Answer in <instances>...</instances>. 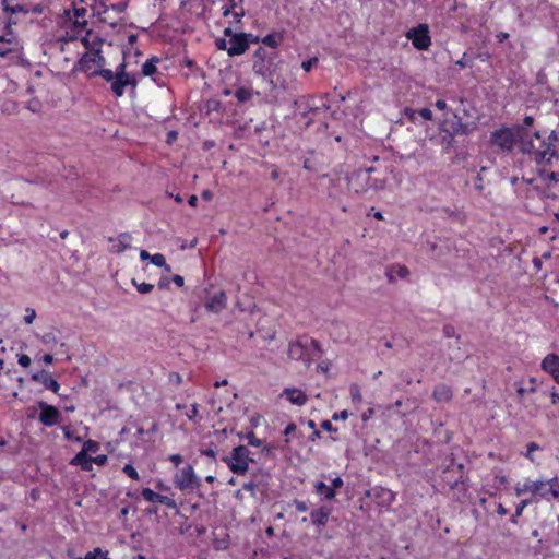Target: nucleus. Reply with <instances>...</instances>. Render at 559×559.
<instances>
[{"instance_id": "f257e3e1", "label": "nucleus", "mask_w": 559, "mask_h": 559, "mask_svg": "<svg viewBox=\"0 0 559 559\" xmlns=\"http://www.w3.org/2000/svg\"><path fill=\"white\" fill-rule=\"evenodd\" d=\"M519 138L520 151L538 167L534 178L522 181L543 199H555L558 192L559 173L545 169L559 160V130H552L546 138L539 131L530 133L519 128L518 134L511 128L502 127L491 132L490 144L502 152H511Z\"/></svg>"}, {"instance_id": "f03ea898", "label": "nucleus", "mask_w": 559, "mask_h": 559, "mask_svg": "<svg viewBox=\"0 0 559 559\" xmlns=\"http://www.w3.org/2000/svg\"><path fill=\"white\" fill-rule=\"evenodd\" d=\"M87 9L74 8L63 9L58 15L59 26L66 31V36L69 40L78 39L87 27Z\"/></svg>"}, {"instance_id": "7ed1b4c3", "label": "nucleus", "mask_w": 559, "mask_h": 559, "mask_svg": "<svg viewBox=\"0 0 559 559\" xmlns=\"http://www.w3.org/2000/svg\"><path fill=\"white\" fill-rule=\"evenodd\" d=\"M81 41L88 51L81 57L78 62V68L80 71L93 76L92 72L95 70H104L103 67L106 63L100 49L103 40L96 37L93 41H90L88 37L85 36Z\"/></svg>"}, {"instance_id": "20e7f679", "label": "nucleus", "mask_w": 559, "mask_h": 559, "mask_svg": "<svg viewBox=\"0 0 559 559\" xmlns=\"http://www.w3.org/2000/svg\"><path fill=\"white\" fill-rule=\"evenodd\" d=\"M92 75H98L106 82H109L110 91L117 98H120L126 94L127 87H130V92L132 94L135 93L138 87V80L135 75L112 76V70L110 69L95 70L92 72Z\"/></svg>"}, {"instance_id": "39448f33", "label": "nucleus", "mask_w": 559, "mask_h": 559, "mask_svg": "<svg viewBox=\"0 0 559 559\" xmlns=\"http://www.w3.org/2000/svg\"><path fill=\"white\" fill-rule=\"evenodd\" d=\"M223 461L227 464L228 468L236 475L243 476L248 473L249 464L254 462L250 456V451L246 445L235 447L229 456L224 457Z\"/></svg>"}, {"instance_id": "423d86ee", "label": "nucleus", "mask_w": 559, "mask_h": 559, "mask_svg": "<svg viewBox=\"0 0 559 559\" xmlns=\"http://www.w3.org/2000/svg\"><path fill=\"white\" fill-rule=\"evenodd\" d=\"M311 347L318 349L319 343L313 338L296 340L288 345V357L293 360L302 361L307 367L312 361Z\"/></svg>"}, {"instance_id": "0eeeda50", "label": "nucleus", "mask_w": 559, "mask_h": 559, "mask_svg": "<svg viewBox=\"0 0 559 559\" xmlns=\"http://www.w3.org/2000/svg\"><path fill=\"white\" fill-rule=\"evenodd\" d=\"M175 488L180 491H193L199 489L202 485L201 479L197 476L194 468L191 464H187L173 477Z\"/></svg>"}, {"instance_id": "6e6552de", "label": "nucleus", "mask_w": 559, "mask_h": 559, "mask_svg": "<svg viewBox=\"0 0 559 559\" xmlns=\"http://www.w3.org/2000/svg\"><path fill=\"white\" fill-rule=\"evenodd\" d=\"M277 53H269L265 48L259 47L252 58V70L257 75L262 78H272L274 70L272 69V60Z\"/></svg>"}, {"instance_id": "1a4fd4ad", "label": "nucleus", "mask_w": 559, "mask_h": 559, "mask_svg": "<svg viewBox=\"0 0 559 559\" xmlns=\"http://www.w3.org/2000/svg\"><path fill=\"white\" fill-rule=\"evenodd\" d=\"M405 36L412 41L413 46L417 50L426 51L431 46L430 31L426 23H420L417 26L409 28Z\"/></svg>"}, {"instance_id": "9d476101", "label": "nucleus", "mask_w": 559, "mask_h": 559, "mask_svg": "<svg viewBox=\"0 0 559 559\" xmlns=\"http://www.w3.org/2000/svg\"><path fill=\"white\" fill-rule=\"evenodd\" d=\"M224 35L229 37L227 49V55L229 57L241 56L248 50L245 37L241 33H235L230 27H226L224 29Z\"/></svg>"}, {"instance_id": "9b49d317", "label": "nucleus", "mask_w": 559, "mask_h": 559, "mask_svg": "<svg viewBox=\"0 0 559 559\" xmlns=\"http://www.w3.org/2000/svg\"><path fill=\"white\" fill-rule=\"evenodd\" d=\"M37 406L40 408L39 421L46 427H52L57 425L61 419L60 411L44 401H39Z\"/></svg>"}, {"instance_id": "f8f14e48", "label": "nucleus", "mask_w": 559, "mask_h": 559, "mask_svg": "<svg viewBox=\"0 0 559 559\" xmlns=\"http://www.w3.org/2000/svg\"><path fill=\"white\" fill-rule=\"evenodd\" d=\"M141 496L147 502L159 503L171 510L178 509L177 502L173 497L160 495L151 488H143L141 490Z\"/></svg>"}, {"instance_id": "ddd939ff", "label": "nucleus", "mask_w": 559, "mask_h": 559, "mask_svg": "<svg viewBox=\"0 0 559 559\" xmlns=\"http://www.w3.org/2000/svg\"><path fill=\"white\" fill-rule=\"evenodd\" d=\"M540 368L550 374L556 382L559 381V355L554 353L546 355L540 362Z\"/></svg>"}, {"instance_id": "4468645a", "label": "nucleus", "mask_w": 559, "mask_h": 559, "mask_svg": "<svg viewBox=\"0 0 559 559\" xmlns=\"http://www.w3.org/2000/svg\"><path fill=\"white\" fill-rule=\"evenodd\" d=\"M227 295L224 290L214 293L209 300L204 304L207 311L218 313L226 308Z\"/></svg>"}, {"instance_id": "2eb2a0df", "label": "nucleus", "mask_w": 559, "mask_h": 559, "mask_svg": "<svg viewBox=\"0 0 559 559\" xmlns=\"http://www.w3.org/2000/svg\"><path fill=\"white\" fill-rule=\"evenodd\" d=\"M368 495L372 496L381 507H390L395 501V493L383 487H374Z\"/></svg>"}, {"instance_id": "dca6fc26", "label": "nucleus", "mask_w": 559, "mask_h": 559, "mask_svg": "<svg viewBox=\"0 0 559 559\" xmlns=\"http://www.w3.org/2000/svg\"><path fill=\"white\" fill-rule=\"evenodd\" d=\"M281 396L285 397L292 404L297 406H302L308 401L307 394L302 390L297 388H285Z\"/></svg>"}, {"instance_id": "f3484780", "label": "nucleus", "mask_w": 559, "mask_h": 559, "mask_svg": "<svg viewBox=\"0 0 559 559\" xmlns=\"http://www.w3.org/2000/svg\"><path fill=\"white\" fill-rule=\"evenodd\" d=\"M109 241L112 242L110 252L122 253L131 247L132 236L129 233H121L117 238L110 237Z\"/></svg>"}, {"instance_id": "a211bd4d", "label": "nucleus", "mask_w": 559, "mask_h": 559, "mask_svg": "<svg viewBox=\"0 0 559 559\" xmlns=\"http://www.w3.org/2000/svg\"><path fill=\"white\" fill-rule=\"evenodd\" d=\"M19 51V43L15 37L10 34V37L0 36V57L9 58L12 53Z\"/></svg>"}, {"instance_id": "6ab92c4d", "label": "nucleus", "mask_w": 559, "mask_h": 559, "mask_svg": "<svg viewBox=\"0 0 559 559\" xmlns=\"http://www.w3.org/2000/svg\"><path fill=\"white\" fill-rule=\"evenodd\" d=\"M32 380L36 382H40L44 386L53 393L58 394L60 390V384L57 380H55L49 372L43 370L41 372L34 373L32 376Z\"/></svg>"}, {"instance_id": "aec40b11", "label": "nucleus", "mask_w": 559, "mask_h": 559, "mask_svg": "<svg viewBox=\"0 0 559 559\" xmlns=\"http://www.w3.org/2000/svg\"><path fill=\"white\" fill-rule=\"evenodd\" d=\"M548 484L545 480L537 479L532 483V501L549 500Z\"/></svg>"}, {"instance_id": "412c9836", "label": "nucleus", "mask_w": 559, "mask_h": 559, "mask_svg": "<svg viewBox=\"0 0 559 559\" xmlns=\"http://www.w3.org/2000/svg\"><path fill=\"white\" fill-rule=\"evenodd\" d=\"M452 397H453V391H452L451 386L443 384V383L435 386L433 392H432V399L437 403H448L452 400Z\"/></svg>"}, {"instance_id": "4be33fe9", "label": "nucleus", "mask_w": 559, "mask_h": 559, "mask_svg": "<svg viewBox=\"0 0 559 559\" xmlns=\"http://www.w3.org/2000/svg\"><path fill=\"white\" fill-rule=\"evenodd\" d=\"M331 514V509L328 507H320L316 510H312L310 513V519L313 525L316 526H325Z\"/></svg>"}, {"instance_id": "5701e85b", "label": "nucleus", "mask_w": 559, "mask_h": 559, "mask_svg": "<svg viewBox=\"0 0 559 559\" xmlns=\"http://www.w3.org/2000/svg\"><path fill=\"white\" fill-rule=\"evenodd\" d=\"M71 465L80 466L84 472H91L93 469L92 456L80 451L71 461Z\"/></svg>"}, {"instance_id": "b1692460", "label": "nucleus", "mask_w": 559, "mask_h": 559, "mask_svg": "<svg viewBox=\"0 0 559 559\" xmlns=\"http://www.w3.org/2000/svg\"><path fill=\"white\" fill-rule=\"evenodd\" d=\"M408 274H409V271H408L407 266L402 265V264H392L391 266L388 267V271H386V276H388L389 282H393L395 280V276H397L400 278H405L408 276Z\"/></svg>"}, {"instance_id": "393cba45", "label": "nucleus", "mask_w": 559, "mask_h": 559, "mask_svg": "<svg viewBox=\"0 0 559 559\" xmlns=\"http://www.w3.org/2000/svg\"><path fill=\"white\" fill-rule=\"evenodd\" d=\"M283 39H284V36L282 33L273 32V33L265 35L264 37H261V43L269 48L277 49V47L281 45Z\"/></svg>"}, {"instance_id": "a878e982", "label": "nucleus", "mask_w": 559, "mask_h": 559, "mask_svg": "<svg viewBox=\"0 0 559 559\" xmlns=\"http://www.w3.org/2000/svg\"><path fill=\"white\" fill-rule=\"evenodd\" d=\"M3 11L16 14V13H27L28 10L21 4L20 0H2Z\"/></svg>"}, {"instance_id": "bb28decb", "label": "nucleus", "mask_w": 559, "mask_h": 559, "mask_svg": "<svg viewBox=\"0 0 559 559\" xmlns=\"http://www.w3.org/2000/svg\"><path fill=\"white\" fill-rule=\"evenodd\" d=\"M314 491L316 493L323 496L326 500H333L336 497V491L323 481L314 484Z\"/></svg>"}, {"instance_id": "cd10ccee", "label": "nucleus", "mask_w": 559, "mask_h": 559, "mask_svg": "<svg viewBox=\"0 0 559 559\" xmlns=\"http://www.w3.org/2000/svg\"><path fill=\"white\" fill-rule=\"evenodd\" d=\"M228 1V4L227 5H224L222 8L223 10V15L224 16H228L231 11H234V15L238 19H241L243 15H245V12H243V9L240 8V11H236V8L238 7L239 3H241L243 0H227Z\"/></svg>"}, {"instance_id": "c85d7f7f", "label": "nucleus", "mask_w": 559, "mask_h": 559, "mask_svg": "<svg viewBox=\"0 0 559 559\" xmlns=\"http://www.w3.org/2000/svg\"><path fill=\"white\" fill-rule=\"evenodd\" d=\"M157 62H159V58L157 57H152L150 59H147L143 66H142V74L144 76H153L154 74L157 73Z\"/></svg>"}, {"instance_id": "c756f323", "label": "nucleus", "mask_w": 559, "mask_h": 559, "mask_svg": "<svg viewBox=\"0 0 559 559\" xmlns=\"http://www.w3.org/2000/svg\"><path fill=\"white\" fill-rule=\"evenodd\" d=\"M253 96V90L250 87L240 86L235 91V97L239 103H246Z\"/></svg>"}, {"instance_id": "7c9ffc66", "label": "nucleus", "mask_w": 559, "mask_h": 559, "mask_svg": "<svg viewBox=\"0 0 559 559\" xmlns=\"http://www.w3.org/2000/svg\"><path fill=\"white\" fill-rule=\"evenodd\" d=\"M532 483L530 478H526L522 484L518 483L514 487V492L518 497L523 496L527 492L532 495Z\"/></svg>"}, {"instance_id": "2f4dec72", "label": "nucleus", "mask_w": 559, "mask_h": 559, "mask_svg": "<svg viewBox=\"0 0 559 559\" xmlns=\"http://www.w3.org/2000/svg\"><path fill=\"white\" fill-rule=\"evenodd\" d=\"M532 502V500H528V499H523L521 500L516 507H515V511L514 513L512 514L510 521L511 523L513 524H518V519L523 514V511L524 509Z\"/></svg>"}, {"instance_id": "473e14b6", "label": "nucleus", "mask_w": 559, "mask_h": 559, "mask_svg": "<svg viewBox=\"0 0 559 559\" xmlns=\"http://www.w3.org/2000/svg\"><path fill=\"white\" fill-rule=\"evenodd\" d=\"M199 408L200 405L198 403H193L186 413L188 419L193 421L194 424H199L202 420V417L199 414Z\"/></svg>"}, {"instance_id": "72a5a7b5", "label": "nucleus", "mask_w": 559, "mask_h": 559, "mask_svg": "<svg viewBox=\"0 0 559 559\" xmlns=\"http://www.w3.org/2000/svg\"><path fill=\"white\" fill-rule=\"evenodd\" d=\"M99 450V443L95 440L88 439L83 443L82 452L88 454V453H96Z\"/></svg>"}, {"instance_id": "f704fd0d", "label": "nucleus", "mask_w": 559, "mask_h": 559, "mask_svg": "<svg viewBox=\"0 0 559 559\" xmlns=\"http://www.w3.org/2000/svg\"><path fill=\"white\" fill-rule=\"evenodd\" d=\"M350 400L353 404H359L362 401V395L358 384H352L349 388Z\"/></svg>"}, {"instance_id": "c9c22d12", "label": "nucleus", "mask_w": 559, "mask_h": 559, "mask_svg": "<svg viewBox=\"0 0 559 559\" xmlns=\"http://www.w3.org/2000/svg\"><path fill=\"white\" fill-rule=\"evenodd\" d=\"M540 450V445L536 442H530L526 445V452L524 453V456L531 461L532 463L535 462L534 452Z\"/></svg>"}, {"instance_id": "e433bc0d", "label": "nucleus", "mask_w": 559, "mask_h": 559, "mask_svg": "<svg viewBox=\"0 0 559 559\" xmlns=\"http://www.w3.org/2000/svg\"><path fill=\"white\" fill-rule=\"evenodd\" d=\"M530 382L532 383V385L530 388L519 386L516 389V393H518L520 400L523 399L525 396V394L534 393L536 391V386H535L536 379L531 378Z\"/></svg>"}, {"instance_id": "4c0bfd02", "label": "nucleus", "mask_w": 559, "mask_h": 559, "mask_svg": "<svg viewBox=\"0 0 559 559\" xmlns=\"http://www.w3.org/2000/svg\"><path fill=\"white\" fill-rule=\"evenodd\" d=\"M152 264L166 267L168 271L170 270L169 265L166 263V259L162 253H155L151 257Z\"/></svg>"}, {"instance_id": "58836bf2", "label": "nucleus", "mask_w": 559, "mask_h": 559, "mask_svg": "<svg viewBox=\"0 0 559 559\" xmlns=\"http://www.w3.org/2000/svg\"><path fill=\"white\" fill-rule=\"evenodd\" d=\"M245 438L247 439L249 445H252L255 448L263 445V440L257 438L255 433L252 430L247 432Z\"/></svg>"}, {"instance_id": "ea45409f", "label": "nucleus", "mask_w": 559, "mask_h": 559, "mask_svg": "<svg viewBox=\"0 0 559 559\" xmlns=\"http://www.w3.org/2000/svg\"><path fill=\"white\" fill-rule=\"evenodd\" d=\"M132 284L136 287V290L140 293V294H147V293H151L154 288V286L152 284H148V283H138L136 280H132Z\"/></svg>"}, {"instance_id": "a19ab883", "label": "nucleus", "mask_w": 559, "mask_h": 559, "mask_svg": "<svg viewBox=\"0 0 559 559\" xmlns=\"http://www.w3.org/2000/svg\"><path fill=\"white\" fill-rule=\"evenodd\" d=\"M122 472L129 476L131 479L133 480H139L140 479V475L138 473V471L135 469V467L131 464H126L122 468Z\"/></svg>"}, {"instance_id": "79ce46f5", "label": "nucleus", "mask_w": 559, "mask_h": 559, "mask_svg": "<svg viewBox=\"0 0 559 559\" xmlns=\"http://www.w3.org/2000/svg\"><path fill=\"white\" fill-rule=\"evenodd\" d=\"M241 35L245 37L246 46L249 49L250 44H258L261 43V37L252 34V33H243L241 32Z\"/></svg>"}, {"instance_id": "37998d69", "label": "nucleus", "mask_w": 559, "mask_h": 559, "mask_svg": "<svg viewBox=\"0 0 559 559\" xmlns=\"http://www.w3.org/2000/svg\"><path fill=\"white\" fill-rule=\"evenodd\" d=\"M119 75H134L133 73L127 72V63L124 60L116 67L115 71H112V76Z\"/></svg>"}, {"instance_id": "c03bdc74", "label": "nucleus", "mask_w": 559, "mask_h": 559, "mask_svg": "<svg viewBox=\"0 0 559 559\" xmlns=\"http://www.w3.org/2000/svg\"><path fill=\"white\" fill-rule=\"evenodd\" d=\"M319 62V59L317 57H312L306 61H302L301 62V68L306 71V72H309L312 70L313 67H316Z\"/></svg>"}, {"instance_id": "a18cd8bd", "label": "nucleus", "mask_w": 559, "mask_h": 559, "mask_svg": "<svg viewBox=\"0 0 559 559\" xmlns=\"http://www.w3.org/2000/svg\"><path fill=\"white\" fill-rule=\"evenodd\" d=\"M258 485L253 480L247 481L242 485V490L250 492L251 496L255 495Z\"/></svg>"}, {"instance_id": "49530a36", "label": "nucleus", "mask_w": 559, "mask_h": 559, "mask_svg": "<svg viewBox=\"0 0 559 559\" xmlns=\"http://www.w3.org/2000/svg\"><path fill=\"white\" fill-rule=\"evenodd\" d=\"M25 311H26V314L24 317V321L26 324H32L36 318V312L33 308H26Z\"/></svg>"}, {"instance_id": "de8ad7c7", "label": "nucleus", "mask_w": 559, "mask_h": 559, "mask_svg": "<svg viewBox=\"0 0 559 559\" xmlns=\"http://www.w3.org/2000/svg\"><path fill=\"white\" fill-rule=\"evenodd\" d=\"M17 362L22 367L26 368V367H28L31 365L32 359H31V357L28 355L22 354V355H19Z\"/></svg>"}, {"instance_id": "09e8293b", "label": "nucleus", "mask_w": 559, "mask_h": 559, "mask_svg": "<svg viewBox=\"0 0 559 559\" xmlns=\"http://www.w3.org/2000/svg\"><path fill=\"white\" fill-rule=\"evenodd\" d=\"M168 461L171 462L175 467H178L183 462V457L180 454H170Z\"/></svg>"}, {"instance_id": "8fccbe9b", "label": "nucleus", "mask_w": 559, "mask_h": 559, "mask_svg": "<svg viewBox=\"0 0 559 559\" xmlns=\"http://www.w3.org/2000/svg\"><path fill=\"white\" fill-rule=\"evenodd\" d=\"M215 46L218 50H225L227 52L228 40H226V38H217L215 40Z\"/></svg>"}, {"instance_id": "3c124183", "label": "nucleus", "mask_w": 559, "mask_h": 559, "mask_svg": "<svg viewBox=\"0 0 559 559\" xmlns=\"http://www.w3.org/2000/svg\"><path fill=\"white\" fill-rule=\"evenodd\" d=\"M294 506L298 512H306L308 510V504L302 500H294Z\"/></svg>"}, {"instance_id": "603ef678", "label": "nucleus", "mask_w": 559, "mask_h": 559, "mask_svg": "<svg viewBox=\"0 0 559 559\" xmlns=\"http://www.w3.org/2000/svg\"><path fill=\"white\" fill-rule=\"evenodd\" d=\"M558 477L555 476L552 478H550L549 480L546 481V484H548V491L549 493L551 495L554 490H558L557 489V486H558Z\"/></svg>"}, {"instance_id": "864d4df0", "label": "nucleus", "mask_w": 559, "mask_h": 559, "mask_svg": "<svg viewBox=\"0 0 559 559\" xmlns=\"http://www.w3.org/2000/svg\"><path fill=\"white\" fill-rule=\"evenodd\" d=\"M417 112L424 120L432 119V111L429 108H421Z\"/></svg>"}, {"instance_id": "5fc2aeb1", "label": "nucleus", "mask_w": 559, "mask_h": 559, "mask_svg": "<svg viewBox=\"0 0 559 559\" xmlns=\"http://www.w3.org/2000/svg\"><path fill=\"white\" fill-rule=\"evenodd\" d=\"M320 426L323 430L329 431V432L337 431V428L334 427L330 420H323Z\"/></svg>"}, {"instance_id": "6e6d98bb", "label": "nucleus", "mask_w": 559, "mask_h": 559, "mask_svg": "<svg viewBox=\"0 0 559 559\" xmlns=\"http://www.w3.org/2000/svg\"><path fill=\"white\" fill-rule=\"evenodd\" d=\"M107 462V455L105 454H100V455H97L95 457H92V465L93 464H96V465H104L105 463Z\"/></svg>"}, {"instance_id": "4d7b16f0", "label": "nucleus", "mask_w": 559, "mask_h": 559, "mask_svg": "<svg viewBox=\"0 0 559 559\" xmlns=\"http://www.w3.org/2000/svg\"><path fill=\"white\" fill-rule=\"evenodd\" d=\"M374 415V409L372 407H369L367 408L365 412H362L361 414V420L364 423L368 421L372 416Z\"/></svg>"}, {"instance_id": "13d9d810", "label": "nucleus", "mask_w": 559, "mask_h": 559, "mask_svg": "<svg viewBox=\"0 0 559 559\" xmlns=\"http://www.w3.org/2000/svg\"><path fill=\"white\" fill-rule=\"evenodd\" d=\"M111 9L117 12V13H122L126 11L127 9V3L126 2H118V3H115V4H111Z\"/></svg>"}, {"instance_id": "bf43d9fd", "label": "nucleus", "mask_w": 559, "mask_h": 559, "mask_svg": "<svg viewBox=\"0 0 559 559\" xmlns=\"http://www.w3.org/2000/svg\"><path fill=\"white\" fill-rule=\"evenodd\" d=\"M554 287H548V290L555 295V297L557 298V302H559V280H556L554 283H552Z\"/></svg>"}, {"instance_id": "052dcab7", "label": "nucleus", "mask_w": 559, "mask_h": 559, "mask_svg": "<svg viewBox=\"0 0 559 559\" xmlns=\"http://www.w3.org/2000/svg\"><path fill=\"white\" fill-rule=\"evenodd\" d=\"M349 414H348V411L346 409H343L341 411L340 413H334L332 418L334 420H337V419H343V420H346L348 418Z\"/></svg>"}, {"instance_id": "680f3d73", "label": "nucleus", "mask_w": 559, "mask_h": 559, "mask_svg": "<svg viewBox=\"0 0 559 559\" xmlns=\"http://www.w3.org/2000/svg\"><path fill=\"white\" fill-rule=\"evenodd\" d=\"M155 488L158 489L159 491H170V487L168 485H166L163 480H157L156 484H155Z\"/></svg>"}, {"instance_id": "e2e57ef3", "label": "nucleus", "mask_w": 559, "mask_h": 559, "mask_svg": "<svg viewBox=\"0 0 559 559\" xmlns=\"http://www.w3.org/2000/svg\"><path fill=\"white\" fill-rule=\"evenodd\" d=\"M475 189L478 190L479 192H483L484 190V183H483V178L481 176L478 174L475 178Z\"/></svg>"}, {"instance_id": "0e129e2a", "label": "nucleus", "mask_w": 559, "mask_h": 559, "mask_svg": "<svg viewBox=\"0 0 559 559\" xmlns=\"http://www.w3.org/2000/svg\"><path fill=\"white\" fill-rule=\"evenodd\" d=\"M343 485H344V481H343V479L341 477L337 476L334 479H332V486L331 487L334 490L337 489V488L343 487Z\"/></svg>"}, {"instance_id": "69168bd1", "label": "nucleus", "mask_w": 559, "mask_h": 559, "mask_svg": "<svg viewBox=\"0 0 559 559\" xmlns=\"http://www.w3.org/2000/svg\"><path fill=\"white\" fill-rule=\"evenodd\" d=\"M550 399H551V404H554V405L559 404V392H557L555 388L550 392Z\"/></svg>"}, {"instance_id": "338daca9", "label": "nucleus", "mask_w": 559, "mask_h": 559, "mask_svg": "<svg viewBox=\"0 0 559 559\" xmlns=\"http://www.w3.org/2000/svg\"><path fill=\"white\" fill-rule=\"evenodd\" d=\"M435 107L439 110H445L448 108V105L444 99H437L435 103Z\"/></svg>"}, {"instance_id": "774afa93", "label": "nucleus", "mask_w": 559, "mask_h": 559, "mask_svg": "<svg viewBox=\"0 0 559 559\" xmlns=\"http://www.w3.org/2000/svg\"><path fill=\"white\" fill-rule=\"evenodd\" d=\"M296 428H297V427H296V424H295V423H289V424L285 427V429H284V435H285V436H288V435L293 433V432L296 430Z\"/></svg>"}]
</instances>
